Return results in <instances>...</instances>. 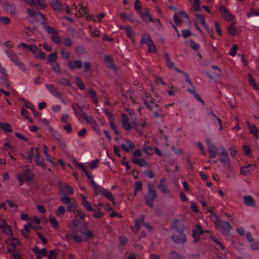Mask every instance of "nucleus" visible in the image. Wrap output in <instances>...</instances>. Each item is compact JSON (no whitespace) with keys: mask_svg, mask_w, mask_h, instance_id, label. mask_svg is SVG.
Here are the masks:
<instances>
[{"mask_svg":"<svg viewBox=\"0 0 259 259\" xmlns=\"http://www.w3.org/2000/svg\"><path fill=\"white\" fill-rule=\"evenodd\" d=\"M172 227L173 233L171 239L176 244H184L187 241V237L184 233L185 227L179 220L176 219L173 222Z\"/></svg>","mask_w":259,"mask_h":259,"instance_id":"f257e3e1","label":"nucleus"},{"mask_svg":"<svg viewBox=\"0 0 259 259\" xmlns=\"http://www.w3.org/2000/svg\"><path fill=\"white\" fill-rule=\"evenodd\" d=\"M91 184H92L94 187L96 194H102L109 200L111 201L113 205H116V202L114 199V197L112 194V193L109 190L104 189L102 188L101 186L98 185L97 184H96V183L93 180H92Z\"/></svg>","mask_w":259,"mask_h":259,"instance_id":"f03ea898","label":"nucleus"},{"mask_svg":"<svg viewBox=\"0 0 259 259\" xmlns=\"http://www.w3.org/2000/svg\"><path fill=\"white\" fill-rule=\"evenodd\" d=\"M39 148L37 147H32L31 149V153L28 154L29 159L31 161L33 159V155L35 157V161L36 164L42 167H45L46 164L42 157H40L38 154Z\"/></svg>","mask_w":259,"mask_h":259,"instance_id":"7ed1b4c3","label":"nucleus"},{"mask_svg":"<svg viewBox=\"0 0 259 259\" xmlns=\"http://www.w3.org/2000/svg\"><path fill=\"white\" fill-rule=\"evenodd\" d=\"M156 193L155 189L151 184H149L148 187L147 194L145 196L146 204L150 207H153V202L156 199Z\"/></svg>","mask_w":259,"mask_h":259,"instance_id":"20e7f679","label":"nucleus"},{"mask_svg":"<svg viewBox=\"0 0 259 259\" xmlns=\"http://www.w3.org/2000/svg\"><path fill=\"white\" fill-rule=\"evenodd\" d=\"M214 225L215 229L223 233H228L231 228V225L228 222L218 219L215 222Z\"/></svg>","mask_w":259,"mask_h":259,"instance_id":"39448f33","label":"nucleus"},{"mask_svg":"<svg viewBox=\"0 0 259 259\" xmlns=\"http://www.w3.org/2000/svg\"><path fill=\"white\" fill-rule=\"evenodd\" d=\"M145 104L148 109L154 111V116L155 118H158L160 117L159 113L161 111V109L157 104L153 102H151V104H150V101L148 99L145 100Z\"/></svg>","mask_w":259,"mask_h":259,"instance_id":"423d86ee","label":"nucleus"},{"mask_svg":"<svg viewBox=\"0 0 259 259\" xmlns=\"http://www.w3.org/2000/svg\"><path fill=\"white\" fill-rule=\"evenodd\" d=\"M57 185L62 195H72L73 193V189L68 184L63 183L60 181L58 182Z\"/></svg>","mask_w":259,"mask_h":259,"instance_id":"0eeeda50","label":"nucleus"},{"mask_svg":"<svg viewBox=\"0 0 259 259\" xmlns=\"http://www.w3.org/2000/svg\"><path fill=\"white\" fill-rule=\"evenodd\" d=\"M6 243L11 246V247L8 248L9 252H11L12 250H15L20 244L19 240L14 237L13 235L9 236V237L6 240Z\"/></svg>","mask_w":259,"mask_h":259,"instance_id":"6e6552de","label":"nucleus"},{"mask_svg":"<svg viewBox=\"0 0 259 259\" xmlns=\"http://www.w3.org/2000/svg\"><path fill=\"white\" fill-rule=\"evenodd\" d=\"M0 229L2 232L8 236L13 235L11 227L5 219L0 220Z\"/></svg>","mask_w":259,"mask_h":259,"instance_id":"1a4fd4ad","label":"nucleus"},{"mask_svg":"<svg viewBox=\"0 0 259 259\" xmlns=\"http://www.w3.org/2000/svg\"><path fill=\"white\" fill-rule=\"evenodd\" d=\"M35 58L39 59H45L46 55L44 52L41 51L37 46L31 45L30 50Z\"/></svg>","mask_w":259,"mask_h":259,"instance_id":"9d476101","label":"nucleus"},{"mask_svg":"<svg viewBox=\"0 0 259 259\" xmlns=\"http://www.w3.org/2000/svg\"><path fill=\"white\" fill-rule=\"evenodd\" d=\"M46 29L49 33L52 34L51 38L53 41L57 44L61 42V38L58 35L57 31L56 29L49 26H46Z\"/></svg>","mask_w":259,"mask_h":259,"instance_id":"9b49d317","label":"nucleus"},{"mask_svg":"<svg viewBox=\"0 0 259 259\" xmlns=\"http://www.w3.org/2000/svg\"><path fill=\"white\" fill-rule=\"evenodd\" d=\"M220 12L224 19L227 21H231L234 20V16L225 7L221 6L220 7Z\"/></svg>","mask_w":259,"mask_h":259,"instance_id":"f8f14e48","label":"nucleus"},{"mask_svg":"<svg viewBox=\"0 0 259 259\" xmlns=\"http://www.w3.org/2000/svg\"><path fill=\"white\" fill-rule=\"evenodd\" d=\"M220 160L223 164L227 166H230V162L228 158V155L226 150L223 148V151L219 154Z\"/></svg>","mask_w":259,"mask_h":259,"instance_id":"ddd939ff","label":"nucleus"},{"mask_svg":"<svg viewBox=\"0 0 259 259\" xmlns=\"http://www.w3.org/2000/svg\"><path fill=\"white\" fill-rule=\"evenodd\" d=\"M46 87L49 91L50 93L52 94L54 97L60 99H62V95L61 93L59 92L58 90L54 87L52 84H47L46 85Z\"/></svg>","mask_w":259,"mask_h":259,"instance_id":"4468645a","label":"nucleus"},{"mask_svg":"<svg viewBox=\"0 0 259 259\" xmlns=\"http://www.w3.org/2000/svg\"><path fill=\"white\" fill-rule=\"evenodd\" d=\"M256 166L255 164H250L247 166H242L240 168V172L242 175L247 176L249 175L251 171L255 169Z\"/></svg>","mask_w":259,"mask_h":259,"instance_id":"2eb2a0df","label":"nucleus"},{"mask_svg":"<svg viewBox=\"0 0 259 259\" xmlns=\"http://www.w3.org/2000/svg\"><path fill=\"white\" fill-rule=\"evenodd\" d=\"M121 122L123 127L126 131H130L132 128V126L130 122V120L125 114L121 115Z\"/></svg>","mask_w":259,"mask_h":259,"instance_id":"dca6fc26","label":"nucleus"},{"mask_svg":"<svg viewBox=\"0 0 259 259\" xmlns=\"http://www.w3.org/2000/svg\"><path fill=\"white\" fill-rule=\"evenodd\" d=\"M120 29H122L125 35L130 37L133 41H134V32L129 26H121Z\"/></svg>","mask_w":259,"mask_h":259,"instance_id":"f3484780","label":"nucleus"},{"mask_svg":"<svg viewBox=\"0 0 259 259\" xmlns=\"http://www.w3.org/2000/svg\"><path fill=\"white\" fill-rule=\"evenodd\" d=\"M75 165L76 167L81 169L85 174V175L88 177L89 179H91V182L93 180V177L91 176L90 173L88 170V168L86 165H85L83 163H75Z\"/></svg>","mask_w":259,"mask_h":259,"instance_id":"a211bd4d","label":"nucleus"},{"mask_svg":"<svg viewBox=\"0 0 259 259\" xmlns=\"http://www.w3.org/2000/svg\"><path fill=\"white\" fill-rule=\"evenodd\" d=\"M189 3L191 4L193 11L195 12L201 11V8L200 0H189Z\"/></svg>","mask_w":259,"mask_h":259,"instance_id":"6ab92c4d","label":"nucleus"},{"mask_svg":"<svg viewBox=\"0 0 259 259\" xmlns=\"http://www.w3.org/2000/svg\"><path fill=\"white\" fill-rule=\"evenodd\" d=\"M165 56L166 57V65L171 70H175L178 72H181V70L178 69L175 64L171 61L170 58L168 55L167 54H165Z\"/></svg>","mask_w":259,"mask_h":259,"instance_id":"aec40b11","label":"nucleus"},{"mask_svg":"<svg viewBox=\"0 0 259 259\" xmlns=\"http://www.w3.org/2000/svg\"><path fill=\"white\" fill-rule=\"evenodd\" d=\"M120 17L124 22L129 21L134 22L135 20L134 17L131 13H121L120 14Z\"/></svg>","mask_w":259,"mask_h":259,"instance_id":"412c9836","label":"nucleus"},{"mask_svg":"<svg viewBox=\"0 0 259 259\" xmlns=\"http://www.w3.org/2000/svg\"><path fill=\"white\" fill-rule=\"evenodd\" d=\"M43 152L45 154L47 161L50 162L53 165L56 166L57 163L52 160L51 156L49 154V148L46 145H44Z\"/></svg>","mask_w":259,"mask_h":259,"instance_id":"4be33fe9","label":"nucleus"},{"mask_svg":"<svg viewBox=\"0 0 259 259\" xmlns=\"http://www.w3.org/2000/svg\"><path fill=\"white\" fill-rule=\"evenodd\" d=\"M77 118L82 123H90L91 121L93 119L92 116H87V114L84 112H81V115Z\"/></svg>","mask_w":259,"mask_h":259,"instance_id":"5701e85b","label":"nucleus"},{"mask_svg":"<svg viewBox=\"0 0 259 259\" xmlns=\"http://www.w3.org/2000/svg\"><path fill=\"white\" fill-rule=\"evenodd\" d=\"M82 198V204L89 211H93V208L91 206V204L87 201V198L83 194H81Z\"/></svg>","mask_w":259,"mask_h":259,"instance_id":"b1692460","label":"nucleus"},{"mask_svg":"<svg viewBox=\"0 0 259 259\" xmlns=\"http://www.w3.org/2000/svg\"><path fill=\"white\" fill-rule=\"evenodd\" d=\"M250 133L252 134L254 136L258 138V129L254 124H250L248 121H246Z\"/></svg>","mask_w":259,"mask_h":259,"instance_id":"393cba45","label":"nucleus"},{"mask_svg":"<svg viewBox=\"0 0 259 259\" xmlns=\"http://www.w3.org/2000/svg\"><path fill=\"white\" fill-rule=\"evenodd\" d=\"M66 206L67 210L69 212H73L74 213L75 212L76 210L77 209V203L74 199H72V201L69 203V204H68Z\"/></svg>","mask_w":259,"mask_h":259,"instance_id":"a878e982","label":"nucleus"},{"mask_svg":"<svg viewBox=\"0 0 259 259\" xmlns=\"http://www.w3.org/2000/svg\"><path fill=\"white\" fill-rule=\"evenodd\" d=\"M158 188L164 193H168L169 192L167 184L164 179H161L160 180V184L158 185Z\"/></svg>","mask_w":259,"mask_h":259,"instance_id":"bb28decb","label":"nucleus"},{"mask_svg":"<svg viewBox=\"0 0 259 259\" xmlns=\"http://www.w3.org/2000/svg\"><path fill=\"white\" fill-rule=\"evenodd\" d=\"M68 65L69 68L72 70L74 69L75 67L78 69H80L82 67V64L79 60L74 61V63L72 61H69Z\"/></svg>","mask_w":259,"mask_h":259,"instance_id":"cd10ccee","label":"nucleus"},{"mask_svg":"<svg viewBox=\"0 0 259 259\" xmlns=\"http://www.w3.org/2000/svg\"><path fill=\"white\" fill-rule=\"evenodd\" d=\"M195 16L197 21L201 23L205 29H207L208 28V26L205 23V17L203 15L199 14H196Z\"/></svg>","mask_w":259,"mask_h":259,"instance_id":"c85d7f7f","label":"nucleus"},{"mask_svg":"<svg viewBox=\"0 0 259 259\" xmlns=\"http://www.w3.org/2000/svg\"><path fill=\"white\" fill-rule=\"evenodd\" d=\"M49 222L52 225V227L56 230L59 229V224L58 221L55 217L52 215L49 216Z\"/></svg>","mask_w":259,"mask_h":259,"instance_id":"c756f323","label":"nucleus"},{"mask_svg":"<svg viewBox=\"0 0 259 259\" xmlns=\"http://www.w3.org/2000/svg\"><path fill=\"white\" fill-rule=\"evenodd\" d=\"M244 203L246 205L254 206L255 205V201L251 196H245L243 197Z\"/></svg>","mask_w":259,"mask_h":259,"instance_id":"7c9ffc66","label":"nucleus"},{"mask_svg":"<svg viewBox=\"0 0 259 259\" xmlns=\"http://www.w3.org/2000/svg\"><path fill=\"white\" fill-rule=\"evenodd\" d=\"M32 251L35 254H42L44 256H46L47 255L48 253L47 250L46 248H43L41 249H39V248L36 246H35L33 248Z\"/></svg>","mask_w":259,"mask_h":259,"instance_id":"2f4dec72","label":"nucleus"},{"mask_svg":"<svg viewBox=\"0 0 259 259\" xmlns=\"http://www.w3.org/2000/svg\"><path fill=\"white\" fill-rule=\"evenodd\" d=\"M208 150L209 154V157L211 158H214L216 156L217 151L216 147L211 144L208 145Z\"/></svg>","mask_w":259,"mask_h":259,"instance_id":"473e14b6","label":"nucleus"},{"mask_svg":"<svg viewBox=\"0 0 259 259\" xmlns=\"http://www.w3.org/2000/svg\"><path fill=\"white\" fill-rule=\"evenodd\" d=\"M30 225L29 220H28V223L24 225L23 229L21 231V233L24 237L27 238L28 237L27 234L30 232Z\"/></svg>","mask_w":259,"mask_h":259,"instance_id":"72a5a7b5","label":"nucleus"},{"mask_svg":"<svg viewBox=\"0 0 259 259\" xmlns=\"http://www.w3.org/2000/svg\"><path fill=\"white\" fill-rule=\"evenodd\" d=\"M66 212V209L63 205L59 206L55 211L56 215L59 218H62Z\"/></svg>","mask_w":259,"mask_h":259,"instance_id":"f704fd0d","label":"nucleus"},{"mask_svg":"<svg viewBox=\"0 0 259 259\" xmlns=\"http://www.w3.org/2000/svg\"><path fill=\"white\" fill-rule=\"evenodd\" d=\"M228 31L229 34L231 35H235L238 33L235 23H232L230 24L228 28Z\"/></svg>","mask_w":259,"mask_h":259,"instance_id":"c9c22d12","label":"nucleus"},{"mask_svg":"<svg viewBox=\"0 0 259 259\" xmlns=\"http://www.w3.org/2000/svg\"><path fill=\"white\" fill-rule=\"evenodd\" d=\"M78 13L76 14L77 17H80L84 15L87 12V8L83 4H80L79 5V8L77 10Z\"/></svg>","mask_w":259,"mask_h":259,"instance_id":"e433bc0d","label":"nucleus"},{"mask_svg":"<svg viewBox=\"0 0 259 259\" xmlns=\"http://www.w3.org/2000/svg\"><path fill=\"white\" fill-rule=\"evenodd\" d=\"M72 108L74 111L76 116L78 118L81 114V107L77 104L74 103L72 105Z\"/></svg>","mask_w":259,"mask_h":259,"instance_id":"4c0bfd02","label":"nucleus"},{"mask_svg":"<svg viewBox=\"0 0 259 259\" xmlns=\"http://www.w3.org/2000/svg\"><path fill=\"white\" fill-rule=\"evenodd\" d=\"M151 42H152V41L148 34H145L142 36V39L140 41V43L141 44H145L147 45H148V44H150Z\"/></svg>","mask_w":259,"mask_h":259,"instance_id":"58836bf2","label":"nucleus"},{"mask_svg":"<svg viewBox=\"0 0 259 259\" xmlns=\"http://www.w3.org/2000/svg\"><path fill=\"white\" fill-rule=\"evenodd\" d=\"M246 15L248 17L259 16V10L250 8L246 12Z\"/></svg>","mask_w":259,"mask_h":259,"instance_id":"ea45409f","label":"nucleus"},{"mask_svg":"<svg viewBox=\"0 0 259 259\" xmlns=\"http://www.w3.org/2000/svg\"><path fill=\"white\" fill-rule=\"evenodd\" d=\"M50 5L55 10H59L62 7L61 4L58 0H53L50 3Z\"/></svg>","mask_w":259,"mask_h":259,"instance_id":"a19ab883","label":"nucleus"},{"mask_svg":"<svg viewBox=\"0 0 259 259\" xmlns=\"http://www.w3.org/2000/svg\"><path fill=\"white\" fill-rule=\"evenodd\" d=\"M57 59V55L55 53H52L50 54L48 58V62L50 65L54 64L56 63V60Z\"/></svg>","mask_w":259,"mask_h":259,"instance_id":"79ce46f5","label":"nucleus"},{"mask_svg":"<svg viewBox=\"0 0 259 259\" xmlns=\"http://www.w3.org/2000/svg\"><path fill=\"white\" fill-rule=\"evenodd\" d=\"M104 209H105L107 211H108V212H110V211H111V212H112V213H111L110 214V216L111 217H113L116 216V215H118V214H119L118 213L115 212L113 210V209H112V207H111V205H110V203H106L105 204V206H104Z\"/></svg>","mask_w":259,"mask_h":259,"instance_id":"37998d69","label":"nucleus"},{"mask_svg":"<svg viewBox=\"0 0 259 259\" xmlns=\"http://www.w3.org/2000/svg\"><path fill=\"white\" fill-rule=\"evenodd\" d=\"M187 44L189 47H190L194 50H195L196 51L199 50V45L195 43L192 40L190 39V40H188V41L187 42Z\"/></svg>","mask_w":259,"mask_h":259,"instance_id":"c03bdc74","label":"nucleus"},{"mask_svg":"<svg viewBox=\"0 0 259 259\" xmlns=\"http://www.w3.org/2000/svg\"><path fill=\"white\" fill-rule=\"evenodd\" d=\"M141 17L143 20L146 21L148 19L149 21H153L151 17L149 14V10L148 9H146L145 10V12L141 14Z\"/></svg>","mask_w":259,"mask_h":259,"instance_id":"a18cd8bd","label":"nucleus"},{"mask_svg":"<svg viewBox=\"0 0 259 259\" xmlns=\"http://www.w3.org/2000/svg\"><path fill=\"white\" fill-rule=\"evenodd\" d=\"M90 123L92 125L93 128H94V130H95L97 134L100 135L102 134L101 131L100 130L96 121L94 119L91 121V122Z\"/></svg>","mask_w":259,"mask_h":259,"instance_id":"49530a36","label":"nucleus"},{"mask_svg":"<svg viewBox=\"0 0 259 259\" xmlns=\"http://www.w3.org/2000/svg\"><path fill=\"white\" fill-rule=\"evenodd\" d=\"M6 53L8 58L13 63L19 59L17 55L13 52H7Z\"/></svg>","mask_w":259,"mask_h":259,"instance_id":"de8ad7c7","label":"nucleus"},{"mask_svg":"<svg viewBox=\"0 0 259 259\" xmlns=\"http://www.w3.org/2000/svg\"><path fill=\"white\" fill-rule=\"evenodd\" d=\"M248 82L249 84L253 88L254 90L257 91L258 88L256 83L255 81L252 78L250 74H248Z\"/></svg>","mask_w":259,"mask_h":259,"instance_id":"09e8293b","label":"nucleus"},{"mask_svg":"<svg viewBox=\"0 0 259 259\" xmlns=\"http://www.w3.org/2000/svg\"><path fill=\"white\" fill-rule=\"evenodd\" d=\"M4 8L8 13L12 14H15V7L13 5L6 4Z\"/></svg>","mask_w":259,"mask_h":259,"instance_id":"8fccbe9b","label":"nucleus"},{"mask_svg":"<svg viewBox=\"0 0 259 259\" xmlns=\"http://www.w3.org/2000/svg\"><path fill=\"white\" fill-rule=\"evenodd\" d=\"M135 190H134V195H136L138 192L140 191L142 189V183L140 181H136L135 183Z\"/></svg>","mask_w":259,"mask_h":259,"instance_id":"3c124183","label":"nucleus"},{"mask_svg":"<svg viewBox=\"0 0 259 259\" xmlns=\"http://www.w3.org/2000/svg\"><path fill=\"white\" fill-rule=\"evenodd\" d=\"M14 64L16 67L19 68L21 70L25 71L26 70L24 64L19 59V58L16 61H15Z\"/></svg>","mask_w":259,"mask_h":259,"instance_id":"603ef678","label":"nucleus"},{"mask_svg":"<svg viewBox=\"0 0 259 259\" xmlns=\"http://www.w3.org/2000/svg\"><path fill=\"white\" fill-rule=\"evenodd\" d=\"M0 127L4 131L7 132H12V129L11 125L6 123H1Z\"/></svg>","mask_w":259,"mask_h":259,"instance_id":"864d4df0","label":"nucleus"},{"mask_svg":"<svg viewBox=\"0 0 259 259\" xmlns=\"http://www.w3.org/2000/svg\"><path fill=\"white\" fill-rule=\"evenodd\" d=\"M36 5H37L38 8L44 9L47 6V3L46 0H35Z\"/></svg>","mask_w":259,"mask_h":259,"instance_id":"5fc2aeb1","label":"nucleus"},{"mask_svg":"<svg viewBox=\"0 0 259 259\" xmlns=\"http://www.w3.org/2000/svg\"><path fill=\"white\" fill-rule=\"evenodd\" d=\"M89 95L90 96V97L92 98V99L93 100L94 103L96 104H97L98 103V101L97 98V95L95 91L93 90H90L89 91Z\"/></svg>","mask_w":259,"mask_h":259,"instance_id":"6e6d98bb","label":"nucleus"},{"mask_svg":"<svg viewBox=\"0 0 259 259\" xmlns=\"http://www.w3.org/2000/svg\"><path fill=\"white\" fill-rule=\"evenodd\" d=\"M133 163L134 164H138L141 166H146L147 164L146 161L143 158H139L137 160H135Z\"/></svg>","mask_w":259,"mask_h":259,"instance_id":"4d7b16f0","label":"nucleus"},{"mask_svg":"<svg viewBox=\"0 0 259 259\" xmlns=\"http://www.w3.org/2000/svg\"><path fill=\"white\" fill-rule=\"evenodd\" d=\"M142 156V153L139 149H136L134 151V155L132 159V161L134 162L135 160L138 159Z\"/></svg>","mask_w":259,"mask_h":259,"instance_id":"13d9d810","label":"nucleus"},{"mask_svg":"<svg viewBox=\"0 0 259 259\" xmlns=\"http://www.w3.org/2000/svg\"><path fill=\"white\" fill-rule=\"evenodd\" d=\"M75 214H76V217L78 218L80 220L82 221L85 218L84 213L80 209H77L75 212H74Z\"/></svg>","mask_w":259,"mask_h":259,"instance_id":"bf43d9fd","label":"nucleus"},{"mask_svg":"<svg viewBox=\"0 0 259 259\" xmlns=\"http://www.w3.org/2000/svg\"><path fill=\"white\" fill-rule=\"evenodd\" d=\"M93 237V233L91 231H88L82 235V238L85 241H88L90 239L92 238Z\"/></svg>","mask_w":259,"mask_h":259,"instance_id":"052dcab7","label":"nucleus"},{"mask_svg":"<svg viewBox=\"0 0 259 259\" xmlns=\"http://www.w3.org/2000/svg\"><path fill=\"white\" fill-rule=\"evenodd\" d=\"M242 149H243L244 153L245 155L251 156V149L249 146L243 145L242 146Z\"/></svg>","mask_w":259,"mask_h":259,"instance_id":"680f3d73","label":"nucleus"},{"mask_svg":"<svg viewBox=\"0 0 259 259\" xmlns=\"http://www.w3.org/2000/svg\"><path fill=\"white\" fill-rule=\"evenodd\" d=\"M64 196L61 198V201L66 205H67L68 204H69V203H70L72 200L71 199L67 196V195H63Z\"/></svg>","mask_w":259,"mask_h":259,"instance_id":"e2e57ef3","label":"nucleus"},{"mask_svg":"<svg viewBox=\"0 0 259 259\" xmlns=\"http://www.w3.org/2000/svg\"><path fill=\"white\" fill-rule=\"evenodd\" d=\"M104 62L108 67L110 68H112L113 67V64L112 63V59L110 57L105 56L104 57Z\"/></svg>","mask_w":259,"mask_h":259,"instance_id":"0e129e2a","label":"nucleus"},{"mask_svg":"<svg viewBox=\"0 0 259 259\" xmlns=\"http://www.w3.org/2000/svg\"><path fill=\"white\" fill-rule=\"evenodd\" d=\"M75 81L77 86L80 89V90H83L85 88V86L82 83V81L81 79L79 77H76L75 78Z\"/></svg>","mask_w":259,"mask_h":259,"instance_id":"69168bd1","label":"nucleus"},{"mask_svg":"<svg viewBox=\"0 0 259 259\" xmlns=\"http://www.w3.org/2000/svg\"><path fill=\"white\" fill-rule=\"evenodd\" d=\"M143 151L148 155H152L153 154V149L151 147L146 146L143 148Z\"/></svg>","mask_w":259,"mask_h":259,"instance_id":"338daca9","label":"nucleus"},{"mask_svg":"<svg viewBox=\"0 0 259 259\" xmlns=\"http://www.w3.org/2000/svg\"><path fill=\"white\" fill-rule=\"evenodd\" d=\"M0 23L4 25L8 24L10 23V20L7 17H0Z\"/></svg>","mask_w":259,"mask_h":259,"instance_id":"774afa93","label":"nucleus"}]
</instances>
